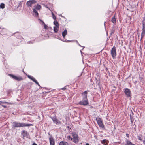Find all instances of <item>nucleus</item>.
<instances>
[{
    "instance_id": "obj_1",
    "label": "nucleus",
    "mask_w": 145,
    "mask_h": 145,
    "mask_svg": "<svg viewBox=\"0 0 145 145\" xmlns=\"http://www.w3.org/2000/svg\"><path fill=\"white\" fill-rule=\"evenodd\" d=\"M13 124L12 125V128H15L16 127H21L26 126H29L32 125L31 124H25L23 123H18L16 122H14L13 123Z\"/></svg>"
},
{
    "instance_id": "obj_2",
    "label": "nucleus",
    "mask_w": 145,
    "mask_h": 145,
    "mask_svg": "<svg viewBox=\"0 0 145 145\" xmlns=\"http://www.w3.org/2000/svg\"><path fill=\"white\" fill-rule=\"evenodd\" d=\"M96 120L99 126L102 129L105 128V126L101 120V119L99 118H96Z\"/></svg>"
},
{
    "instance_id": "obj_3",
    "label": "nucleus",
    "mask_w": 145,
    "mask_h": 145,
    "mask_svg": "<svg viewBox=\"0 0 145 145\" xmlns=\"http://www.w3.org/2000/svg\"><path fill=\"white\" fill-rule=\"evenodd\" d=\"M72 135L73 137L72 141L75 143H78L79 140L78 135L75 133H72Z\"/></svg>"
},
{
    "instance_id": "obj_4",
    "label": "nucleus",
    "mask_w": 145,
    "mask_h": 145,
    "mask_svg": "<svg viewBox=\"0 0 145 145\" xmlns=\"http://www.w3.org/2000/svg\"><path fill=\"white\" fill-rule=\"evenodd\" d=\"M36 3L35 0H30L27 1L26 3V5L29 9L33 6V5Z\"/></svg>"
},
{
    "instance_id": "obj_5",
    "label": "nucleus",
    "mask_w": 145,
    "mask_h": 145,
    "mask_svg": "<svg viewBox=\"0 0 145 145\" xmlns=\"http://www.w3.org/2000/svg\"><path fill=\"white\" fill-rule=\"evenodd\" d=\"M50 118L52 120L54 123L56 125L61 124V122L58 120L56 117H53Z\"/></svg>"
},
{
    "instance_id": "obj_6",
    "label": "nucleus",
    "mask_w": 145,
    "mask_h": 145,
    "mask_svg": "<svg viewBox=\"0 0 145 145\" xmlns=\"http://www.w3.org/2000/svg\"><path fill=\"white\" fill-rule=\"evenodd\" d=\"M111 54L113 59H114L116 56V48L115 46H114L112 49L111 52Z\"/></svg>"
},
{
    "instance_id": "obj_7",
    "label": "nucleus",
    "mask_w": 145,
    "mask_h": 145,
    "mask_svg": "<svg viewBox=\"0 0 145 145\" xmlns=\"http://www.w3.org/2000/svg\"><path fill=\"white\" fill-rule=\"evenodd\" d=\"M9 75L12 77L13 79L18 81H20L23 80V78L21 76L18 77L10 74H9Z\"/></svg>"
},
{
    "instance_id": "obj_8",
    "label": "nucleus",
    "mask_w": 145,
    "mask_h": 145,
    "mask_svg": "<svg viewBox=\"0 0 145 145\" xmlns=\"http://www.w3.org/2000/svg\"><path fill=\"white\" fill-rule=\"evenodd\" d=\"M142 32L141 34V40L142 39L143 37L145 35V24L144 22L142 23Z\"/></svg>"
},
{
    "instance_id": "obj_9",
    "label": "nucleus",
    "mask_w": 145,
    "mask_h": 145,
    "mask_svg": "<svg viewBox=\"0 0 145 145\" xmlns=\"http://www.w3.org/2000/svg\"><path fill=\"white\" fill-rule=\"evenodd\" d=\"M124 93L127 97H131V92L129 89L127 88L125 89Z\"/></svg>"
},
{
    "instance_id": "obj_10",
    "label": "nucleus",
    "mask_w": 145,
    "mask_h": 145,
    "mask_svg": "<svg viewBox=\"0 0 145 145\" xmlns=\"http://www.w3.org/2000/svg\"><path fill=\"white\" fill-rule=\"evenodd\" d=\"M88 102L87 100L83 99L79 103V104L80 105H86L88 104Z\"/></svg>"
},
{
    "instance_id": "obj_11",
    "label": "nucleus",
    "mask_w": 145,
    "mask_h": 145,
    "mask_svg": "<svg viewBox=\"0 0 145 145\" xmlns=\"http://www.w3.org/2000/svg\"><path fill=\"white\" fill-rule=\"evenodd\" d=\"M28 77L31 79V80H32L36 84H37L39 86H40L38 82L36 80L33 76L28 75L27 76Z\"/></svg>"
},
{
    "instance_id": "obj_12",
    "label": "nucleus",
    "mask_w": 145,
    "mask_h": 145,
    "mask_svg": "<svg viewBox=\"0 0 145 145\" xmlns=\"http://www.w3.org/2000/svg\"><path fill=\"white\" fill-rule=\"evenodd\" d=\"M50 145H55V142L53 137L51 136L49 138Z\"/></svg>"
},
{
    "instance_id": "obj_13",
    "label": "nucleus",
    "mask_w": 145,
    "mask_h": 145,
    "mask_svg": "<svg viewBox=\"0 0 145 145\" xmlns=\"http://www.w3.org/2000/svg\"><path fill=\"white\" fill-rule=\"evenodd\" d=\"M87 91H85L82 93L83 99L87 100Z\"/></svg>"
},
{
    "instance_id": "obj_14",
    "label": "nucleus",
    "mask_w": 145,
    "mask_h": 145,
    "mask_svg": "<svg viewBox=\"0 0 145 145\" xmlns=\"http://www.w3.org/2000/svg\"><path fill=\"white\" fill-rule=\"evenodd\" d=\"M33 15L36 17L38 16V13L35 9H34L33 10Z\"/></svg>"
},
{
    "instance_id": "obj_15",
    "label": "nucleus",
    "mask_w": 145,
    "mask_h": 145,
    "mask_svg": "<svg viewBox=\"0 0 145 145\" xmlns=\"http://www.w3.org/2000/svg\"><path fill=\"white\" fill-rule=\"evenodd\" d=\"M22 134L24 137H25L27 136L28 133L26 131L24 130L22 133Z\"/></svg>"
},
{
    "instance_id": "obj_16",
    "label": "nucleus",
    "mask_w": 145,
    "mask_h": 145,
    "mask_svg": "<svg viewBox=\"0 0 145 145\" xmlns=\"http://www.w3.org/2000/svg\"><path fill=\"white\" fill-rule=\"evenodd\" d=\"M69 144L68 142H64V141H61L59 145H68Z\"/></svg>"
},
{
    "instance_id": "obj_17",
    "label": "nucleus",
    "mask_w": 145,
    "mask_h": 145,
    "mask_svg": "<svg viewBox=\"0 0 145 145\" xmlns=\"http://www.w3.org/2000/svg\"><path fill=\"white\" fill-rule=\"evenodd\" d=\"M67 31L66 30H65L63 32H62V36L64 38L65 37V35H67Z\"/></svg>"
},
{
    "instance_id": "obj_18",
    "label": "nucleus",
    "mask_w": 145,
    "mask_h": 145,
    "mask_svg": "<svg viewBox=\"0 0 145 145\" xmlns=\"http://www.w3.org/2000/svg\"><path fill=\"white\" fill-rule=\"evenodd\" d=\"M107 141L106 139H104L102 141L101 143L103 144L107 145L108 144V143H106Z\"/></svg>"
},
{
    "instance_id": "obj_19",
    "label": "nucleus",
    "mask_w": 145,
    "mask_h": 145,
    "mask_svg": "<svg viewBox=\"0 0 145 145\" xmlns=\"http://www.w3.org/2000/svg\"><path fill=\"white\" fill-rule=\"evenodd\" d=\"M54 24L56 27H59V24L57 21H54Z\"/></svg>"
},
{
    "instance_id": "obj_20",
    "label": "nucleus",
    "mask_w": 145,
    "mask_h": 145,
    "mask_svg": "<svg viewBox=\"0 0 145 145\" xmlns=\"http://www.w3.org/2000/svg\"><path fill=\"white\" fill-rule=\"evenodd\" d=\"M59 28V27H54V32L55 33H56L58 31V28Z\"/></svg>"
},
{
    "instance_id": "obj_21",
    "label": "nucleus",
    "mask_w": 145,
    "mask_h": 145,
    "mask_svg": "<svg viewBox=\"0 0 145 145\" xmlns=\"http://www.w3.org/2000/svg\"><path fill=\"white\" fill-rule=\"evenodd\" d=\"M5 4L3 3H1L0 5V8H1L4 9L5 8Z\"/></svg>"
},
{
    "instance_id": "obj_22",
    "label": "nucleus",
    "mask_w": 145,
    "mask_h": 145,
    "mask_svg": "<svg viewBox=\"0 0 145 145\" xmlns=\"http://www.w3.org/2000/svg\"><path fill=\"white\" fill-rule=\"evenodd\" d=\"M35 8L38 10H40V9L41 8V7L40 6V5H37L36 6V7H35Z\"/></svg>"
},
{
    "instance_id": "obj_23",
    "label": "nucleus",
    "mask_w": 145,
    "mask_h": 145,
    "mask_svg": "<svg viewBox=\"0 0 145 145\" xmlns=\"http://www.w3.org/2000/svg\"><path fill=\"white\" fill-rule=\"evenodd\" d=\"M42 25L44 26V28H45L46 29H47V28H48V27L47 26V25H46L45 24V23L43 21H42Z\"/></svg>"
},
{
    "instance_id": "obj_24",
    "label": "nucleus",
    "mask_w": 145,
    "mask_h": 145,
    "mask_svg": "<svg viewBox=\"0 0 145 145\" xmlns=\"http://www.w3.org/2000/svg\"><path fill=\"white\" fill-rule=\"evenodd\" d=\"M112 21L114 23L116 22V19L115 17H114L112 18Z\"/></svg>"
},
{
    "instance_id": "obj_25",
    "label": "nucleus",
    "mask_w": 145,
    "mask_h": 145,
    "mask_svg": "<svg viewBox=\"0 0 145 145\" xmlns=\"http://www.w3.org/2000/svg\"><path fill=\"white\" fill-rule=\"evenodd\" d=\"M52 18L54 20H56V18L53 12H52Z\"/></svg>"
},
{
    "instance_id": "obj_26",
    "label": "nucleus",
    "mask_w": 145,
    "mask_h": 145,
    "mask_svg": "<svg viewBox=\"0 0 145 145\" xmlns=\"http://www.w3.org/2000/svg\"><path fill=\"white\" fill-rule=\"evenodd\" d=\"M67 138L68 140H70L71 139V140L72 141L73 140V138H71V136H68L67 137Z\"/></svg>"
},
{
    "instance_id": "obj_27",
    "label": "nucleus",
    "mask_w": 145,
    "mask_h": 145,
    "mask_svg": "<svg viewBox=\"0 0 145 145\" xmlns=\"http://www.w3.org/2000/svg\"><path fill=\"white\" fill-rule=\"evenodd\" d=\"M4 103H8L6 102H2L0 101V105H2Z\"/></svg>"
},
{
    "instance_id": "obj_28",
    "label": "nucleus",
    "mask_w": 145,
    "mask_h": 145,
    "mask_svg": "<svg viewBox=\"0 0 145 145\" xmlns=\"http://www.w3.org/2000/svg\"><path fill=\"white\" fill-rule=\"evenodd\" d=\"M138 139L140 140H142V139H141V137L139 136H138Z\"/></svg>"
},
{
    "instance_id": "obj_29",
    "label": "nucleus",
    "mask_w": 145,
    "mask_h": 145,
    "mask_svg": "<svg viewBox=\"0 0 145 145\" xmlns=\"http://www.w3.org/2000/svg\"><path fill=\"white\" fill-rule=\"evenodd\" d=\"M61 89H62L63 90H65L66 89V88L64 87V88H62Z\"/></svg>"
},
{
    "instance_id": "obj_30",
    "label": "nucleus",
    "mask_w": 145,
    "mask_h": 145,
    "mask_svg": "<svg viewBox=\"0 0 145 145\" xmlns=\"http://www.w3.org/2000/svg\"><path fill=\"white\" fill-rule=\"evenodd\" d=\"M2 106L4 108H6V106L5 105H2Z\"/></svg>"
},
{
    "instance_id": "obj_31",
    "label": "nucleus",
    "mask_w": 145,
    "mask_h": 145,
    "mask_svg": "<svg viewBox=\"0 0 145 145\" xmlns=\"http://www.w3.org/2000/svg\"><path fill=\"white\" fill-rule=\"evenodd\" d=\"M32 145H37L35 143H34Z\"/></svg>"
},
{
    "instance_id": "obj_32",
    "label": "nucleus",
    "mask_w": 145,
    "mask_h": 145,
    "mask_svg": "<svg viewBox=\"0 0 145 145\" xmlns=\"http://www.w3.org/2000/svg\"><path fill=\"white\" fill-rule=\"evenodd\" d=\"M126 136L127 137H129V134H126Z\"/></svg>"
},
{
    "instance_id": "obj_33",
    "label": "nucleus",
    "mask_w": 145,
    "mask_h": 145,
    "mask_svg": "<svg viewBox=\"0 0 145 145\" xmlns=\"http://www.w3.org/2000/svg\"><path fill=\"white\" fill-rule=\"evenodd\" d=\"M133 121V120H132V119L131 120V122L132 123Z\"/></svg>"
},
{
    "instance_id": "obj_34",
    "label": "nucleus",
    "mask_w": 145,
    "mask_h": 145,
    "mask_svg": "<svg viewBox=\"0 0 145 145\" xmlns=\"http://www.w3.org/2000/svg\"><path fill=\"white\" fill-rule=\"evenodd\" d=\"M86 145H89V144L87 143L86 144Z\"/></svg>"
},
{
    "instance_id": "obj_35",
    "label": "nucleus",
    "mask_w": 145,
    "mask_h": 145,
    "mask_svg": "<svg viewBox=\"0 0 145 145\" xmlns=\"http://www.w3.org/2000/svg\"><path fill=\"white\" fill-rule=\"evenodd\" d=\"M138 33V37H139V35L138 33Z\"/></svg>"
},
{
    "instance_id": "obj_36",
    "label": "nucleus",
    "mask_w": 145,
    "mask_h": 145,
    "mask_svg": "<svg viewBox=\"0 0 145 145\" xmlns=\"http://www.w3.org/2000/svg\"><path fill=\"white\" fill-rule=\"evenodd\" d=\"M70 41H69V40H68V41H67V42H70Z\"/></svg>"
},
{
    "instance_id": "obj_37",
    "label": "nucleus",
    "mask_w": 145,
    "mask_h": 145,
    "mask_svg": "<svg viewBox=\"0 0 145 145\" xmlns=\"http://www.w3.org/2000/svg\"><path fill=\"white\" fill-rule=\"evenodd\" d=\"M144 44H145V40L144 41Z\"/></svg>"
},
{
    "instance_id": "obj_38",
    "label": "nucleus",
    "mask_w": 145,
    "mask_h": 145,
    "mask_svg": "<svg viewBox=\"0 0 145 145\" xmlns=\"http://www.w3.org/2000/svg\"><path fill=\"white\" fill-rule=\"evenodd\" d=\"M79 46H80V45L79 44Z\"/></svg>"
}]
</instances>
